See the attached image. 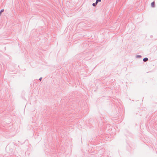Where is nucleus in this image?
<instances>
[{"label": "nucleus", "mask_w": 157, "mask_h": 157, "mask_svg": "<svg viewBox=\"0 0 157 157\" xmlns=\"http://www.w3.org/2000/svg\"><path fill=\"white\" fill-rule=\"evenodd\" d=\"M148 60V59L147 58L145 57L144 58V59H143V61L144 62H146Z\"/></svg>", "instance_id": "obj_1"}, {"label": "nucleus", "mask_w": 157, "mask_h": 157, "mask_svg": "<svg viewBox=\"0 0 157 157\" xmlns=\"http://www.w3.org/2000/svg\"><path fill=\"white\" fill-rule=\"evenodd\" d=\"M151 6L153 7H155V2H153L151 3Z\"/></svg>", "instance_id": "obj_2"}, {"label": "nucleus", "mask_w": 157, "mask_h": 157, "mask_svg": "<svg viewBox=\"0 0 157 157\" xmlns=\"http://www.w3.org/2000/svg\"><path fill=\"white\" fill-rule=\"evenodd\" d=\"M97 4L95 2V3H93L92 4V5L93 6L95 7L96 6Z\"/></svg>", "instance_id": "obj_3"}, {"label": "nucleus", "mask_w": 157, "mask_h": 157, "mask_svg": "<svg viewBox=\"0 0 157 157\" xmlns=\"http://www.w3.org/2000/svg\"><path fill=\"white\" fill-rule=\"evenodd\" d=\"M137 58H140L141 57V56L140 55H137L136 56Z\"/></svg>", "instance_id": "obj_4"}, {"label": "nucleus", "mask_w": 157, "mask_h": 157, "mask_svg": "<svg viewBox=\"0 0 157 157\" xmlns=\"http://www.w3.org/2000/svg\"><path fill=\"white\" fill-rule=\"evenodd\" d=\"M101 0H96V2L98 4V3L99 2H101Z\"/></svg>", "instance_id": "obj_5"}, {"label": "nucleus", "mask_w": 157, "mask_h": 157, "mask_svg": "<svg viewBox=\"0 0 157 157\" xmlns=\"http://www.w3.org/2000/svg\"><path fill=\"white\" fill-rule=\"evenodd\" d=\"M4 11V10L3 9H2V10H1V11H0V13H1L3 12Z\"/></svg>", "instance_id": "obj_6"}, {"label": "nucleus", "mask_w": 157, "mask_h": 157, "mask_svg": "<svg viewBox=\"0 0 157 157\" xmlns=\"http://www.w3.org/2000/svg\"><path fill=\"white\" fill-rule=\"evenodd\" d=\"M42 79V77H40V78H39V80L40 81H41V79Z\"/></svg>", "instance_id": "obj_7"}]
</instances>
